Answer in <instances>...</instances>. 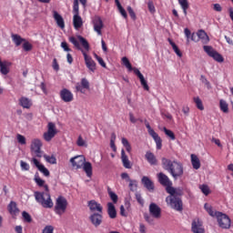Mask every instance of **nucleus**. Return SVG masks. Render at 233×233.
Listing matches in <instances>:
<instances>
[{
    "label": "nucleus",
    "instance_id": "obj_52",
    "mask_svg": "<svg viewBox=\"0 0 233 233\" xmlns=\"http://www.w3.org/2000/svg\"><path fill=\"white\" fill-rule=\"evenodd\" d=\"M16 139L20 145H26V138L25 136L17 134Z\"/></svg>",
    "mask_w": 233,
    "mask_h": 233
},
{
    "label": "nucleus",
    "instance_id": "obj_3",
    "mask_svg": "<svg viewBox=\"0 0 233 233\" xmlns=\"http://www.w3.org/2000/svg\"><path fill=\"white\" fill-rule=\"evenodd\" d=\"M35 199L43 208H53L54 207V201H52V197L49 192L35 191Z\"/></svg>",
    "mask_w": 233,
    "mask_h": 233
},
{
    "label": "nucleus",
    "instance_id": "obj_16",
    "mask_svg": "<svg viewBox=\"0 0 233 233\" xmlns=\"http://www.w3.org/2000/svg\"><path fill=\"white\" fill-rule=\"evenodd\" d=\"M76 92L85 94V90H90V82L86 78H82L80 84L76 85Z\"/></svg>",
    "mask_w": 233,
    "mask_h": 233
},
{
    "label": "nucleus",
    "instance_id": "obj_42",
    "mask_svg": "<svg viewBox=\"0 0 233 233\" xmlns=\"http://www.w3.org/2000/svg\"><path fill=\"white\" fill-rule=\"evenodd\" d=\"M163 132L164 134H166V136L167 137H169V139H171V141H176V135L172 132V130L167 128V127H163Z\"/></svg>",
    "mask_w": 233,
    "mask_h": 233
},
{
    "label": "nucleus",
    "instance_id": "obj_1",
    "mask_svg": "<svg viewBox=\"0 0 233 233\" xmlns=\"http://www.w3.org/2000/svg\"><path fill=\"white\" fill-rule=\"evenodd\" d=\"M162 167L164 170H167V172H168L174 179H177L183 177V164L177 160H170L168 158L163 157Z\"/></svg>",
    "mask_w": 233,
    "mask_h": 233
},
{
    "label": "nucleus",
    "instance_id": "obj_7",
    "mask_svg": "<svg viewBox=\"0 0 233 233\" xmlns=\"http://www.w3.org/2000/svg\"><path fill=\"white\" fill-rule=\"evenodd\" d=\"M204 52L209 56V57H213L217 63H223L225 61V58H223V56L221 54L218 53V51L214 50V48L210 46H203Z\"/></svg>",
    "mask_w": 233,
    "mask_h": 233
},
{
    "label": "nucleus",
    "instance_id": "obj_6",
    "mask_svg": "<svg viewBox=\"0 0 233 233\" xmlns=\"http://www.w3.org/2000/svg\"><path fill=\"white\" fill-rule=\"evenodd\" d=\"M146 127L147 128V132L151 137H153L156 145H157V150H161L163 147V140L161 139V137L152 127H150V123L148 121L145 120Z\"/></svg>",
    "mask_w": 233,
    "mask_h": 233
},
{
    "label": "nucleus",
    "instance_id": "obj_58",
    "mask_svg": "<svg viewBox=\"0 0 233 233\" xmlns=\"http://www.w3.org/2000/svg\"><path fill=\"white\" fill-rule=\"evenodd\" d=\"M77 147H86V142L83 139V137L79 136L76 141Z\"/></svg>",
    "mask_w": 233,
    "mask_h": 233
},
{
    "label": "nucleus",
    "instance_id": "obj_56",
    "mask_svg": "<svg viewBox=\"0 0 233 233\" xmlns=\"http://www.w3.org/2000/svg\"><path fill=\"white\" fill-rule=\"evenodd\" d=\"M201 192L204 193V195L208 196L210 194V188L207 185H202L200 187Z\"/></svg>",
    "mask_w": 233,
    "mask_h": 233
},
{
    "label": "nucleus",
    "instance_id": "obj_24",
    "mask_svg": "<svg viewBox=\"0 0 233 233\" xmlns=\"http://www.w3.org/2000/svg\"><path fill=\"white\" fill-rule=\"evenodd\" d=\"M145 157L151 166H157V158L156 157V155L154 153L147 151L145 155Z\"/></svg>",
    "mask_w": 233,
    "mask_h": 233
},
{
    "label": "nucleus",
    "instance_id": "obj_31",
    "mask_svg": "<svg viewBox=\"0 0 233 233\" xmlns=\"http://www.w3.org/2000/svg\"><path fill=\"white\" fill-rule=\"evenodd\" d=\"M41 147H43V143L37 138H35L31 142V152L35 150H41Z\"/></svg>",
    "mask_w": 233,
    "mask_h": 233
},
{
    "label": "nucleus",
    "instance_id": "obj_43",
    "mask_svg": "<svg viewBox=\"0 0 233 233\" xmlns=\"http://www.w3.org/2000/svg\"><path fill=\"white\" fill-rule=\"evenodd\" d=\"M44 158L47 163H50V165H56L57 164V158L53 156L44 155Z\"/></svg>",
    "mask_w": 233,
    "mask_h": 233
},
{
    "label": "nucleus",
    "instance_id": "obj_57",
    "mask_svg": "<svg viewBox=\"0 0 233 233\" xmlns=\"http://www.w3.org/2000/svg\"><path fill=\"white\" fill-rule=\"evenodd\" d=\"M20 167L22 170H25V171L30 170V165L23 160L20 161Z\"/></svg>",
    "mask_w": 233,
    "mask_h": 233
},
{
    "label": "nucleus",
    "instance_id": "obj_18",
    "mask_svg": "<svg viewBox=\"0 0 233 233\" xmlns=\"http://www.w3.org/2000/svg\"><path fill=\"white\" fill-rule=\"evenodd\" d=\"M87 207L91 212H97V214H103V206L97 203L96 200H90L87 203Z\"/></svg>",
    "mask_w": 233,
    "mask_h": 233
},
{
    "label": "nucleus",
    "instance_id": "obj_55",
    "mask_svg": "<svg viewBox=\"0 0 233 233\" xmlns=\"http://www.w3.org/2000/svg\"><path fill=\"white\" fill-rule=\"evenodd\" d=\"M129 183V188L130 190L134 191L136 190V188H137V180H129L128 181Z\"/></svg>",
    "mask_w": 233,
    "mask_h": 233
},
{
    "label": "nucleus",
    "instance_id": "obj_12",
    "mask_svg": "<svg viewBox=\"0 0 233 233\" xmlns=\"http://www.w3.org/2000/svg\"><path fill=\"white\" fill-rule=\"evenodd\" d=\"M93 26L95 32H96L98 35H103V32L101 30H103V26H105V25L103 24L101 16L96 15L93 18Z\"/></svg>",
    "mask_w": 233,
    "mask_h": 233
},
{
    "label": "nucleus",
    "instance_id": "obj_46",
    "mask_svg": "<svg viewBox=\"0 0 233 233\" xmlns=\"http://www.w3.org/2000/svg\"><path fill=\"white\" fill-rule=\"evenodd\" d=\"M73 14L74 15H79V0H74L73 2Z\"/></svg>",
    "mask_w": 233,
    "mask_h": 233
},
{
    "label": "nucleus",
    "instance_id": "obj_63",
    "mask_svg": "<svg viewBox=\"0 0 233 233\" xmlns=\"http://www.w3.org/2000/svg\"><path fill=\"white\" fill-rule=\"evenodd\" d=\"M42 233H54L53 226H46L42 231Z\"/></svg>",
    "mask_w": 233,
    "mask_h": 233
},
{
    "label": "nucleus",
    "instance_id": "obj_27",
    "mask_svg": "<svg viewBox=\"0 0 233 233\" xmlns=\"http://www.w3.org/2000/svg\"><path fill=\"white\" fill-rule=\"evenodd\" d=\"M197 35L198 37V40L200 39L203 45H207L210 41L208 35H207V32H205L204 30H199L197 33Z\"/></svg>",
    "mask_w": 233,
    "mask_h": 233
},
{
    "label": "nucleus",
    "instance_id": "obj_53",
    "mask_svg": "<svg viewBox=\"0 0 233 233\" xmlns=\"http://www.w3.org/2000/svg\"><path fill=\"white\" fill-rule=\"evenodd\" d=\"M95 57L99 65L103 66V68H106V63H105V60H103L101 56H97V54H95Z\"/></svg>",
    "mask_w": 233,
    "mask_h": 233
},
{
    "label": "nucleus",
    "instance_id": "obj_50",
    "mask_svg": "<svg viewBox=\"0 0 233 233\" xmlns=\"http://www.w3.org/2000/svg\"><path fill=\"white\" fill-rule=\"evenodd\" d=\"M116 6L118 8V12H120L123 18L127 19V17H128V15H127V11L125 10V8H123V5H121V4H118Z\"/></svg>",
    "mask_w": 233,
    "mask_h": 233
},
{
    "label": "nucleus",
    "instance_id": "obj_54",
    "mask_svg": "<svg viewBox=\"0 0 233 233\" xmlns=\"http://www.w3.org/2000/svg\"><path fill=\"white\" fill-rule=\"evenodd\" d=\"M127 12H128L131 19H133V21H136V19H137L136 12H134V9H132V6H127Z\"/></svg>",
    "mask_w": 233,
    "mask_h": 233
},
{
    "label": "nucleus",
    "instance_id": "obj_23",
    "mask_svg": "<svg viewBox=\"0 0 233 233\" xmlns=\"http://www.w3.org/2000/svg\"><path fill=\"white\" fill-rule=\"evenodd\" d=\"M53 17L59 28L63 30L65 28V19H63V16L57 13V11L53 12Z\"/></svg>",
    "mask_w": 233,
    "mask_h": 233
},
{
    "label": "nucleus",
    "instance_id": "obj_14",
    "mask_svg": "<svg viewBox=\"0 0 233 233\" xmlns=\"http://www.w3.org/2000/svg\"><path fill=\"white\" fill-rule=\"evenodd\" d=\"M92 225L97 228L103 223V213H93L89 216Z\"/></svg>",
    "mask_w": 233,
    "mask_h": 233
},
{
    "label": "nucleus",
    "instance_id": "obj_30",
    "mask_svg": "<svg viewBox=\"0 0 233 233\" xmlns=\"http://www.w3.org/2000/svg\"><path fill=\"white\" fill-rule=\"evenodd\" d=\"M8 212L12 216H15V214L19 213V208H17V204L15 201H11L7 206Z\"/></svg>",
    "mask_w": 233,
    "mask_h": 233
},
{
    "label": "nucleus",
    "instance_id": "obj_28",
    "mask_svg": "<svg viewBox=\"0 0 233 233\" xmlns=\"http://www.w3.org/2000/svg\"><path fill=\"white\" fill-rule=\"evenodd\" d=\"M141 182L147 190H154V182L148 177H143Z\"/></svg>",
    "mask_w": 233,
    "mask_h": 233
},
{
    "label": "nucleus",
    "instance_id": "obj_26",
    "mask_svg": "<svg viewBox=\"0 0 233 233\" xmlns=\"http://www.w3.org/2000/svg\"><path fill=\"white\" fill-rule=\"evenodd\" d=\"M73 25L75 30H79L83 26V18L79 15H74L73 16Z\"/></svg>",
    "mask_w": 233,
    "mask_h": 233
},
{
    "label": "nucleus",
    "instance_id": "obj_34",
    "mask_svg": "<svg viewBox=\"0 0 233 233\" xmlns=\"http://www.w3.org/2000/svg\"><path fill=\"white\" fill-rule=\"evenodd\" d=\"M167 41H168L169 45L172 46L175 54H177V56L178 57H183V53L181 52V50H179V47H177L176 43H174V41H172V39H170V38H167Z\"/></svg>",
    "mask_w": 233,
    "mask_h": 233
},
{
    "label": "nucleus",
    "instance_id": "obj_51",
    "mask_svg": "<svg viewBox=\"0 0 233 233\" xmlns=\"http://www.w3.org/2000/svg\"><path fill=\"white\" fill-rule=\"evenodd\" d=\"M166 191L169 196H176V188H174L172 185L166 186Z\"/></svg>",
    "mask_w": 233,
    "mask_h": 233
},
{
    "label": "nucleus",
    "instance_id": "obj_44",
    "mask_svg": "<svg viewBox=\"0 0 233 233\" xmlns=\"http://www.w3.org/2000/svg\"><path fill=\"white\" fill-rule=\"evenodd\" d=\"M122 145L125 147L127 152L130 154L132 152V146H130V142H128V139L123 137L122 138Z\"/></svg>",
    "mask_w": 233,
    "mask_h": 233
},
{
    "label": "nucleus",
    "instance_id": "obj_17",
    "mask_svg": "<svg viewBox=\"0 0 233 233\" xmlns=\"http://www.w3.org/2000/svg\"><path fill=\"white\" fill-rule=\"evenodd\" d=\"M31 163H33V165H35V167H36V168H38L39 172L44 174V176H46V177H48V176H50V171L48 170V168H46L44 165L39 163V160H37V158L33 157L31 159Z\"/></svg>",
    "mask_w": 233,
    "mask_h": 233
},
{
    "label": "nucleus",
    "instance_id": "obj_40",
    "mask_svg": "<svg viewBox=\"0 0 233 233\" xmlns=\"http://www.w3.org/2000/svg\"><path fill=\"white\" fill-rule=\"evenodd\" d=\"M193 101L196 104V106L198 110H205V106H203V101H201V98H199V96H195L193 98Z\"/></svg>",
    "mask_w": 233,
    "mask_h": 233
},
{
    "label": "nucleus",
    "instance_id": "obj_20",
    "mask_svg": "<svg viewBox=\"0 0 233 233\" xmlns=\"http://www.w3.org/2000/svg\"><path fill=\"white\" fill-rule=\"evenodd\" d=\"M157 179H158V183H160L162 187H168V185H172V181H170V178L168 177V176H167L163 172H160L157 174Z\"/></svg>",
    "mask_w": 233,
    "mask_h": 233
},
{
    "label": "nucleus",
    "instance_id": "obj_2",
    "mask_svg": "<svg viewBox=\"0 0 233 233\" xmlns=\"http://www.w3.org/2000/svg\"><path fill=\"white\" fill-rule=\"evenodd\" d=\"M69 41L72 43V45H74L76 50H80L82 52L86 68H88L90 72H96V61L92 59V56L86 54V51L81 48V45H79L77 38H76V36H70Z\"/></svg>",
    "mask_w": 233,
    "mask_h": 233
},
{
    "label": "nucleus",
    "instance_id": "obj_10",
    "mask_svg": "<svg viewBox=\"0 0 233 233\" xmlns=\"http://www.w3.org/2000/svg\"><path fill=\"white\" fill-rule=\"evenodd\" d=\"M69 161L73 168H76V170H79V168H83V165L86 161V158L85 157V156L79 155V156L71 157Z\"/></svg>",
    "mask_w": 233,
    "mask_h": 233
},
{
    "label": "nucleus",
    "instance_id": "obj_33",
    "mask_svg": "<svg viewBox=\"0 0 233 233\" xmlns=\"http://www.w3.org/2000/svg\"><path fill=\"white\" fill-rule=\"evenodd\" d=\"M19 103L23 108H30L32 106V100L25 96L19 99Z\"/></svg>",
    "mask_w": 233,
    "mask_h": 233
},
{
    "label": "nucleus",
    "instance_id": "obj_64",
    "mask_svg": "<svg viewBox=\"0 0 233 233\" xmlns=\"http://www.w3.org/2000/svg\"><path fill=\"white\" fill-rule=\"evenodd\" d=\"M147 7H148L149 12H151V14H154V12H156V6H154L153 2H148Z\"/></svg>",
    "mask_w": 233,
    "mask_h": 233
},
{
    "label": "nucleus",
    "instance_id": "obj_60",
    "mask_svg": "<svg viewBox=\"0 0 233 233\" xmlns=\"http://www.w3.org/2000/svg\"><path fill=\"white\" fill-rule=\"evenodd\" d=\"M32 156H35V157H43V151H41V149H36L35 151H31Z\"/></svg>",
    "mask_w": 233,
    "mask_h": 233
},
{
    "label": "nucleus",
    "instance_id": "obj_5",
    "mask_svg": "<svg viewBox=\"0 0 233 233\" xmlns=\"http://www.w3.org/2000/svg\"><path fill=\"white\" fill-rule=\"evenodd\" d=\"M66 207H68V201L63 196L56 198L55 205V212L57 216H63L66 212Z\"/></svg>",
    "mask_w": 233,
    "mask_h": 233
},
{
    "label": "nucleus",
    "instance_id": "obj_35",
    "mask_svg": "<svg viewBox=\"0 0 233 233\" xmlns=\"http://www.w3.org/2000/svg\"><path fill=\"white\" fill-rule=\"evenodd\" d=\"M77 39H78V41L81 43L83 48H84L86 52H88V50H90V44H88V41L86 40V38L83 37V36H81V35H78V36H77Z\"/></svg>",
    "mask_w": 233,
    "mask_h": 233
},
{
    "label": "nucleus",
    "instance_id": "obj_59",
    "mask_svg": "<svg viewBox=\"0 0 233 233\" xmlns=\"http://www.w3.org/2000/svg\"><path fill=\"white\" fill-rule=\"evenodd\" d=\"M33 46H32V44H30V42H25L23 44V49L25 51V52H30V50H32Z\"/></svg>",
    "mask_w": 233,
    "mask_h": 233
},
{
    "label": "nucleus",
    "instance_id": "obj_41",
    "mask_svg": "<svg viewBox=\"0 0 233 233\" xmlns=\"http://www.w3.org/2000/svg\"><path fill=\"white\" fill-rule=\"evenodd\" d=\"M122 64L129 72H132V70L134 72V67H132V64H130V60H128L127 56L122 57Z\"/></svg>",
    "mask_w": 233,
    "mask_h": 233
},
{
    "label": "nucleus",
    "instance_id": "obj_37",
    "mask_svg": "<svg viewBox=\"0 0 233 233\" xmlns=\"http://www.w3.org/2000/svg\"><path fill=\"white\" fill-rule=\"evenodd\" d=\"M204 208L205 210H207V212L209 214V216H211V218H218V211H214L212 209V206H210V204H205L204 205Z\"/></svg>",
    "mask_w": 233,
    "mask_h": 233
},
{
    "label": "nucleus",
    "instance_id": "obj_61",
    "mask_svg": "<svg viewBox=\"0 0 233 233\" xmlns=\"http://www.w3.org/2000/svg\"><path fill=\"white\" fill-rule=\"evenodd\" d=\"M35 181L38 187H45V180H43L41 177H35Z\"/></svg>",
    "mask_w": 233,
    "mask_h": 233
},
{
    "label": "nucleus",
    "instance_id": "obj_36",
    "mask_svg": "<svg viewBox=\"0 0 233 233\" xmlns=\"http://www.w3.org/2000/svg\"><path fill=\"white\" fill-rule=\"evenodd\" d=\"M204 208L205 210H207V212L209 214V216H211V218H218V211H214L212 209V206H210V204H205L204 205Z\"/></svg>",
    "mask_w": 233,
    "mask_h": 233
},
{
    "label": "nucleus",
    "instance_id": "obj_62",
    "mask_svg": "<svg viewBox=\"0 0 233 233\" xmlns=\"http://www.w3.org/2000/svg\"><path fill=\"white\" fill-rule=\"evenodd\" d=\"M61 48H63L65 52H72V49L68 46V43L66 42L61 43Z\"/></svg>",
    "mask_w": 233,
    "mask_h": 233
},
{
    "label": "nucleus",
    "instance_id": "obj_11",
    "mask_svg": "<svg viewBox=\"0 0 233 233\" xmlns=\"http://www.w3.org/2000/svg\"><path fill=\"white\" fill-rule=\"evenodd\" d=\"M191 232L193 233H205V227L203 221L199 218H194L191 223Z\"/></svg>",
    "mask_w": 233,
    "mask_h": 233
},
{
    "label": "nucleus",
    "instance_id": "obj_48",
    "mask_svg": "<svg viewBox=\"0 0 233 233\" xmlns=\"http://www.w3.org/2000/svg\"><path fill=\"white\" fill-rule=\"evenodd\" d=\"M144 218L147 221V223H148V225H156V218L148 215V214H145L144 215Z\"/></svg>",
    "mask_w": 233,
    "mask_h": 233
},
{
    "label": "nucleus",
    "instance_id": "obj_9",
    "mask_svg": "<svg viewBox=\"0 0 233 233\" xmlns=\"http://www.w3.org/2000/svg\"><path fill=\"white\" fill-rule=\"evenodd\" d=\"M217 219L220 228H230V218L222 212L217 213Z\"/></svg>",
    "mask_w": 233,
    "mask_h": 233
},
{
    "label": "nucleus",
    "instance_id": "obj_13",
    "mask_svg": "<svg viewBox=\"0 0 233 233\" xmlns=\"http://www.w3.org/2000/svg\"><path fill=\"white\" fill-rule=\"evenodd\" d=\"M149 214L152 218H155V219H161V208H159L157 204L152 202L149 205Z\"/></svg>",
    "mask_w": 233,
    "mask_h": 233
},
{
    "label": "nucleus",
    "instance_id": "obj_8",
    "mask_svg": "<svg viewBox=\"0 0 233 233\" xmlns=\"http://www.w3.org/2000/svg\"><path fill=\"white\" fill-rule=\"evenodd\" d=\"M57 134V129L56 128V124L49 122L47 125V132H45L43 137L45 141L50 142L56 135Z\"/></svg>",
    "mask_w": 233,
    "mask_h": 233
},
{
    "label": "nucleus",
    "instance_id": "obj_39",
    "mask_svg": "<svg viewBox=\"0 0 233 233\" xmlns=\"http://www.w3.org/2000/svg\"><path fill=\"white\" fill-rule=\"evenodd\" d=\"M13 41L16 46H21L22 43H25V39L21 37L19 35H13Z\"/></svg>",
    "mask_w": 233,
    "mask_h": 233
},
{
    "label": "nucleus",
    "instance_id": "obj_49",
    "mask_svg": "<svg viewBox=\"0 0 233 233\" xmlns=\"http://www.w3.org/2000/svg\"><path fill=\"white\" fill-rule=\"evenodd\" d=\"M22 216L24 218V221L26 223H32V216L26 211H23Z\"/></svg>",
    "mask_w": 233,
    "mask_h": 233
},
{
    "label": "nucleus",
    "instance_id": "obj_15",
    "mask_svg": "<svg viewBox=\"0 0 233 233\" xmlns=\"http://www.w3.org/2000/svg\"><path fill=\"white\" fill-rule=\"evenodd\" d=\"M60 98L64 103H72L74 101V94L70 90L64 88L60 91Z\"/></svg>",
    "mask_w": 233,
    "mask_h": 233
},
{
    "label": "nucleus",
    "instance_id": "obj_47",
    "mask_svg": "<svg viewBox=\"0 0 233 233\" xmlns=\"http://www.w3.org/2000/svg\"><path fill=\"white\" fill-rule=\"evenodd\" d=\"M107 192L110 199L116 205V203H117V200H118L117 195L115 192H113L110 188L107 189Z\"/></svg>",
    "mask_w": 233,
    "mask_h": 233
},
{
    "label": "nucleus",
    "instance_id": "obj_32",
    "mask_svg": "<svg viewBox=\"0 0 233 233\" xmlns=\"http://www.w3.org/2000/svg\"><path fill=\"white\" fill-rule=\"evenodd\" d=\"M84 172H86L87 177H92V163L90 162H84L82 166Z\"/></svg>",
    "mask_w": 233,
    "mask_h": 233
},
{
    "label": "nucleus",
    "instance_id": "obj_45",
    "mask_svg": "<svg viewBox=\"0 0 233 233\" xmlns=\"http://www.w3.org/2000/svg\"><path fill=\"white\" fill-rule=\"evenodd\" d=\"M219 105H220V110L224 112V114H227L228 112V104H227V101L220 100Z\"/></svg>",
    "mask_w": 233,
    "mask_h": 233
},
{
    "label": "nucleus",
    "instance_id": "obj_25",
    "mask_svg": "<svg viewBox=\"0 0 233 233\" xmlns=\"http://www.w3.org/2000/svg\"><path fill=\"white\" fill-rule=\"evenodd\" d=\"M121 161L125 168H132V164H130V160L128 159L127 153H125V149L121 150Z\"/></svg>",
    "mask_w": 233,
    "mask_h": 233
},
{
    "label": "nucleus",
    "instance_id": "obj_22",
    "mask_svg": "<svg viewBox=\"0 0 233 233\" xmlns=\"http://www.w3.org/2000/svg\"><path fill=\"white\" fill-rule=\"evenodd\" d=\"M107 214L110 219H116L117 218V210H116V206L112 202L107 203Z\"/></svg>",
    "mask_w": 233,
    "mask_h": 233
},
{
    "label": "nucleus",
    "instance_id": "obj_29",
    "mask_svg": "<svg viewBox=\"0 0 233 233\" xmlns=\"http://www.w3.org/2000/svg\"><path fill=\"white\" fill-rule=\"evenodd\" d=\"M191 165L195 170L201 168V161H199V157L194 154L191 155Z\"/></svg>",
    "mask_w": 233,
    "mask_h": 233
},
{
    "label": "nucleus",
    "instance_id": "obj_21",
    "mask_svg": "<svg viewBox=\"0 0 233 233\" xmlns=\"http://www.w3.org/2000/svg\"><path fill=\"white\" fill-rule=\"evenodd\" d=\"M8 66H12V63L8 61H1L0 59V73L3 76H8L10 73V69H8Z\"/></svg>",
    "mask_w": 233,
    "mask_h": 233
},
{
    "label": "nucleus",
    "instance_id": "obj_38",
    "mask_svg": "<svg viewBox=\"0 0 233 233\" xmlns=\"http://www.w3.org/2000/svg\"><path fill=\"white\" fill-rule=\"evenodd\" d=\"M178 3L183 10L184 15H187V10H188V0H178Z\"/></svg>",
    "mask_w": 233,
    "mask_h": 233
},
{
    "label": "nucleus",
    "instance_id": "obj_4",
    "mask_svg": "<svg viewBox=\"0 0 233 233\" xmlns=\"http://www.w3.org/2000/svg\"><path fill=\"white\" fill-rule=\"evenodd\" d=\"M166 203L167 207H170L173 210L183 212V200L181 199V197L167 196L166 198Z\"/></svg>",
    "mask_w": 233,
    "mask_h": 233
},
{
    "label": "nucleus",
    "instance_id": "obj_19",
    "mask_svg": "<svg viewBox=\"0 0 233 233\" xmlns=\"http://www.w3.org/2000/svg\"><path fill=\"white\" fill-rule=\"evenodd\" d=\"M134 74H136V76L138 77L140 85L143 86L144 90H147L148 92V90H150V86H148V83L147 82V79H145L143 74H141V71L134 67Z\"/></svg>",
    "mask_w": 233,
    "mask_h": 233
}]
</instances>
